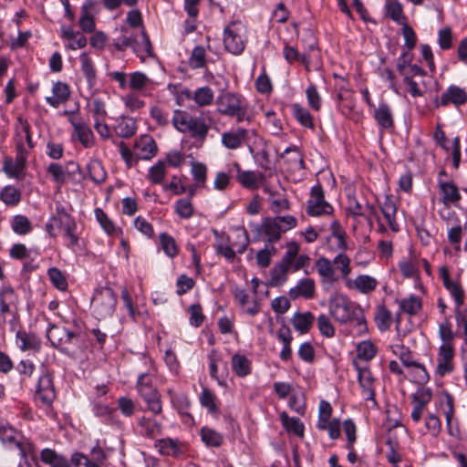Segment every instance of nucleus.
I'll return each instance as SVG.
<instances>
[{
    "label": "nucleus",
    "mask_w": 467,
    "mask_h": 467,
    "mask_svg": "<svg viewBox=\"0 0 467 467\" xmlns=\"http://www.w3.org/2000/svg\"><path fill=\"white\" fill-rule=\"evenodd\" d=\"M78 334L65 327L51 324L47 329V337L51 345L62 353H68V346L78 343Z\"/></svg>",
    "instance_id": "7"
},
{
    "label": "nucleus",
    "mask_w": 467,
    "mask_h": 467,
    "mask_svg": "<svg viewBox=\"0 0 467 467\" xmlns=\"http://www.w3.org/2000/svg\"><path fill=\"white\" fill-rule=\"evenodd\" d=\"M378 281L368 275H358L353 281L348 280L347 286L355 288L362 294H369L376 289Z\"/></svg>",
    "instance_id": "29"
},
{
    "label": "nucleus",
    "mask_w": 467,
    "mask_h": 467,
    "mask_svg": "<svg viewBox=\"0 0 467 467\" xmlns=\"http://www.w3.org/2000/svg\"><path fill=\"white\" fill-rule=\"evenodd\" d=\"M16 343L22 351L33 350L38 352L41 348V340L34 333L19 330L16 335Z\"/></svg>",
    "instance_id": "27"
},
{
    "label": "nucleus",
    "mask_w": 467,
    "mask_h": 467,
    "mask_svg": "<svg viewBox=\"0 0 467 467\" xmlns=\"http://www.w3.org/2000/svg\"><path fill=\"white\" fill-rule=\"evenodd\" d=\"M21 140L24 144L26 140L28 151L34 148V142L31 136V127L28 121L23 119L21 116L17 117L15 125V142L16 148L17 147V141Z\"/></svg>",
    "instance_id": "25"
},
{
    "label": "nucleus",
    "mask_w": 467,
    "mask_h": 467,
    "mask_svg": "<svg viewBox=\"0 0 467 467\" xmlns=\"http://www.w3.org/2000/svg\"><path fill=\"white\" fill-rule=\"evenodd\" d=\"M90 179L96 183L103 182L107 178V173L100 161H93L88 166Z\"/></svg>",
    "instance_id": "62"
},
{
    "label": "nucleus",
    "mask_w": 467,
    "mask_h": 467,
    "mask_svg": "<svg viewBox=\"0 0 467 467\" xmlns=\"http://www.w3.org/2000/svg\"><path fill=\"white\" fill-rule=\"evenodd\" d=\"M52 97H47L46 101L53 108H58L59 105L66 103L70 97V89L67 83L57 81L53 84Z\"/></svg>",
    "instance_id": "26"
},
{
    "label": "nucleus",
    "mask_w": 467,
    "mask_h": 467,
    "mask_svg": "<svg viewBox=\"0 0 467 467\" xmlns=\"http://www.w3.org/2000/svg\"><path fill=\"white\" fill-rule=\"evenodd\" d=\"M113 45L119 51L131 47L135 54L141 52V49L139 47V39H135L131 35H128L126 31L125 34L114 39Z\"/></svg>",
    "instance_id": "45"
},
{
    "label": "nucleus",
    "mask_w": 467,
    "mask_h": 467,
    "mask_svg": "<svg viewBox=\"0 0 467 467\" xmlns=\"http://www.w3.org/2000/svg\"><path fill=\"white\" fill-rule=\"evenodd\" d=\"M374 118L379 126L384 130L393 127V116L390 107L387 103H379L374 111Z\"/></svg>",
    "instance_id": "33"
},
{
    "label": "nucleus",
    "mask_w": 467,
    "mask_h": 467,
    "mask_svg": "<svg viewBox=\"0 0 467 467\" xmlns=\"http://www.w3.org/2000/svg\"><path fill=\"white\" fill-rule=\"evenodd\" d=\"M166 175V165L164 161H159L150 168L148 179L154 184L161 183Z\"/></svg>",
    "instance_id": "61"
},
{
    "label": "nucleus",
    "mask_w": 467,
    "mask_h": 467,
    "mask_svg": "<svg viewBox=\"0 0 467 467\" xmlns=\"http://www.w3.org/2000/svg\"><path fill=\"white\" fill-rule=\"evenodd\" d=\"M289 268L280 264L276 265L271 270L270 285L272 286H280L287 280V273Z\"/></svg>",
    "instance_id": "60"
},
{
    "label": "nucleus",
    "mask_w": 467,
    "mask_h": 467,
    "mask_svg": "<svg viewBox=\"0 0 467 467\" xmlns=\"http://www.w3.org/2000/svg\"><path fill=\"white\" fill-rule=\"evenodd\" d=\"M374 319L380 331L388 330L392 323V316L385 306H379L376 309Z\"/></svg>",
    "instance_id": "46"
},
{
    "label": "nucleus",
    "mask_w": 467,
    "mask_h": 467,
    "mask_svg": "<svg viewBox=\"0 0 467 467\" xmlns=\"http://www.w3.org/2000/svg\"><path fill=\"white\" fill-rule=\"evenodd\" d=\"M247 43L246 26L239 22L230 23L223 30V46L233 55H241Z\"/></svg>",
    "instance_id": "4"
},
{
    "label": "nucleus",
    "mask_w": 467,
    "mask_h": 467,
    "mask_svg": "<svg viewBox=\"0 0 467 467\" xmlns=\"http://www.w3.org/2000/svg\"><path fill=\"white\" fill-rule=\"evenodd\" d=\"M439 275L442 280L444 287L453 298L456 305L455 307H461L464 302V291L461 284L451 279L449 270L446 266L440 267Z\"/></svg>",
    "instance_id": "15"
},
{
    "label": "nucleus",
    "mask_w": 467,
    "mask_h": 467,
    "mask_svg": "<svg viewBox=\"0 0 467 467\" xmlns=\"http://www.w3.org/2000/svg\"><path fill=\"white\" fill-rule=\"evenodd\" d=\"M353 367L358 372V380L362 389V393L367 400L372 402L373 406L377 405L375 400V378L373 377L368 366H362L360 363L354 359L352 362Z\"/></svg>",
    "instance_id": "11"
},
{
    "label": "nucleus",
    "mask_w": 467,
    "mask_h": 467,
    "mask_svg": "<svg viewBox=\"0 0 467 467\" xmlns=\"http://www.w3.org/2000/svg\"><path fill=\"white\" fill-rule=\"evenodd\" d=\"M73 126V138L77 139L86 148H92L95 145V136L91 128L81 118L70 120Z\"/></svg>",
    "instance_id": "17"
},
{
    "label": "nucleus",
    "mask_w": 467,
    "mask_h": 467,
    "mask_svg": "<svg viewBox=\"0 0 467 467\" xmlns=\"http://www.w3.org/2000/svg\"><path fill=\"white\" fill-rule=\"evenodd\" d=\"M274 244H265V247L256 253V263L262 268H266L271 264V258L276 254Z\"/></svg>",
    "instance_id": "52"
},
{
    "label": "nucleus",
    "mask_w": 467,
    "mask_h": 467,
    "mask_svg": "<svg viewBox=\"0 0 467 467\" xmlns=\"http://www.w3.org/2000/svg\"><path fill=\"white\" fill-rule=\"evenodd\" d=\"M28 157V150L21 142L17 141V147L16 149V158L5 157L3 163L4 172L11 178H19L26 169V161Z\"/></svg>",
    "instance_id": "8"
},
{
    "label": "nucleus",
    "mask_w": 467,
    "mask_h": 467,
    "mask_svg": "<svg viewBox=\"0 0 467 467\" xmlns=\"http://www.w3.org/2000/svg\"><path fill=\"white\" fill-rule=\"evenodd\" d=\"M0 200L6 205L15 206L21 201V192L15 186H5L0 192Z\"/></svg>",
    "instance_id": "49"
},
{
    "label": "nucleus",
    "mask_w": 467,
    "mask_h": 467,
    "mask_svg": "<svg viewBox=\"0 0 467 467\" xmlns=\"http://www.w3.org/2000/svg\"><path fill=\"white\" fill-rule=\"evenodd\" d=\"M234 233L236 235V240L232 241L229 239V244H232V246L234 247L237 253L243 254L249 244L248 234L244 227H237L234 230Z\"/></svg>",
    "instance_id": "54"
},
{
    "label": "nucleus",
    "mask_w": 467,
    "mask_h": 467,
    "mask_svg": "<svg viewBox=\"0 0 467 467\" xmlns=\"http://www.w3.org/2000/svg\"><path fill=\"white\" fill-rule=\"evenodd\" d=\"M377 354V348L368 340L361 341L357 346V359L363 361L371 360Z\"/></svg>",
    "instance_id": "47"
},
{
    "label": "nucleus",
    "mask_w": 467,
    "mask_h": 467,
    "mask_svg": "<svg viewBox=\"0 0 467 467\" xmlns=\"http://www.w3.org/2000/svg\"><path fill=\"white\" fill-rule=\"evenodd\" d=\"M20 435L16 431V429L9 425L0 426V440L3 443L6 445H15L20 451V455L22 458H26V449L21 443Z\"/></svg>",
    "instance_id": "28"
},
{
    "label": "nucleus",
    "mask_w": 467,
    "mask_h": 467,
    "mask_svg": "<svg viewBox=\"0 0 467 467\" xmlns=\"http://www.w3.org/2000/svg\"><path fill=\"white\" fill-rule=\"evenodd\" d=\"M216 401L217 398L214 393L209 389L203 388L200 396V403L207 409L209 413L214 414L218 412Z\"/></svg>",
    "instance_id": "53"
},
{
    "label": "nucleus",
    "mask_w": 467,
    "mask_h": 467,
    "mask_svg": "<svg viewBox=\"0 0 467 467\" xmlns=\"http://www.w3.org/2000/svg\"><path fill=\"white\" fill-rule=\"evenodd\" d=\"M315 317L311 312L296 313L292 318V324L296 330L301 334H306L309 331Z\"/></svg>",
    "instance_id": "38"
},
{
    "label": "nucleus",
    "mask_w": 467,
    "mask_h": 467,
    "mask_svg": "<svg viewBox=\"0 0 467 467\" xmlns=\"http://www.w3.org/2000/svg\"><path fill=\"white\" fill-rule=\"evenodd\" d=\"M467 102V92L464 88H462L455 85H451L441 94V99L434 101L435 107H446L450 103L454 105L456 108L464 105Z\"/></svg>",
    "instance_id": "13"
},
{
    "label": "nucleus",
    "mask_w": 467,
    "mask_h": 467,
    "mask_svg": "<svg viewBox=\"0 0 467 467\" xmlns=\"http://www.w3.org/2000/svg\"><path fill=\"white\" fill-rule=\"evenodd\" d=\"M79 60L81 63V71L87 79L88 87L92 88L96 84L97 78V71L93 62L85 52L79 56Z\"/></svg>",
    "instance_id": "36"
},
{
    "label": "nucleus",
    "mask_w": 467,
    "mask_h": 467,
    "mask_svg": "<svg viewBox=\"0 0 467 467\" xmlns=\"http://www.w3.org/2000/svg\"><path fill=\"white\" fill-rule=\"evenodd\" d=\"M168 393L170 395L171 404L178 412L181 414H188V410L191 405L188 396L184 393L173 392L172 390H169Z\"/></svg>",
    "instance_id": "48"
},
{
    "label": "nucleus",
    "mask_w": 467,
    "mask_h": 467,
    "mask_svg": "<svg viewBox=\"0 0 467 467\" xmlns=\"http://www.w3.org/2000/svg\"><path fill=\"white\" fill-rule=\"evenodd\" d=\"M288 165V170L296 171L304 168L303 157L296 147H288L280 156Z\"/></svg>",
    "instance_id": "31"
},
{
    "label": "nucleus",
    "mask_w": 467,
    "mask_h": 467,
    "mask_svg": "<svg viewBox=\"0 0 467 467\" xmlns=\"http://www.w3.org/2000/svg\"><path fill=\"white\" fill-rule=\"evenodd\" d=\"M117 297L114 291L108 286L98 288L92 296L91 306L98 318L111 317L115 311Z\"/></svg>",
    "instance_id": "6"
},
{
    "label": "nucleus",
    "mask_w": 467,
    "mask_h": 467,
    "mask_svg": "<svg viewBox=\"0 0 467 467\" xmlns=\"http://www.w3.org/2000/svg\"><path fill=\"white\" fill-rule=\"evenodd\" d=\"M206 65L205 49L202 46H196L189 57V66L192 69H199L204 67Z\"/></svg>",
    "instance_id": "51"
},
{
    "label": "nucleus",
    "mask_w": 467,
    "mask_h": 467,
    "mask_svg": "<svg viewBox=\"0 0 467 467\" xmlns=\"http://www.w3.org/2000/svg\"><path fill=\"white\" fill-rule=\"evenodd\" d=\"M437 186L440 194V202L443 206H459L462 195L458 186L451 180H438Z\"/></svg>",
    "instance_id": "12"
},
{
    "label": "nucleus",
    "mask_w": 467,
    "mask_h": 467,
    "mask_svg": "<svg viewBox=\"0 0 467 467\" xmlns=\"http://www.w3.org/2000/svg\"><path fill=\"white\" fill-rule=\"evenodd\" d=\"M250 133H254V130L241 127L232 129L222 134V144L228 150L239 149L248 140Z\"/></svg>",
    "instance_id": "16"
},
{
    "label": "nucleus",
    "mask_w": 467,
    "mask_h": 467,
    "mask_svg": "<svg viewBox=\"0 0 467 467\" xmlns=\"http://www.w3.org/2000/svg\"><path fill=\"white\" fill-rule=\"evenodd\" d=\"M350 262V258L343 253L335 256L333 261L324 256L316 261L315 266L325 290H328L338 281L336 270L339 271L342 278H346L351 273Z\"/></svg>",
    "instance_id": "1"
},
{
    "label": "nucleus",
    "mask_w": 467,
    "mask_h": 467,
    "mask_svg": "<svg viewBox=\"0 0 467 467\" xmlns=\"http://www.w3.org/2000/svg\"><path fill=\"white\" fill-rule=\"evenodd\" d=\"M137 390L141 399L145 401L147 408L153 414L158 415L162 411L161 395L156 387L152 384V376L149 373H142L137 380Z\"/></svg>",
    "instance_id": "5"
},
{
    "label": "nucleus",
    "mask_w": 467,
    "mask_h": 467,
    "mask_svg": "<svg viewBox=\"0 0 467 467\" xmlns=\"http://www.w3.org/2000/svg\"><path fill=\"white\" fill-rule=\"evenodd\" d=\"M139 433L146 438L154 439L161 434L162 425L156 419L141 416L137 420Z\"/></svg>",
    "instance_id": "22"
},
{
    "label": "nucleus",
    "mask_w": 467,
    "mask_h": 467,
    "mask_svg": "<svg viewBox=\"0 0 467 467\" xmlns=\"http://www.w3.org/2000/svg\"><path fill=\"white\" fill-rule=\"evenodd\" d=\"M136 121L132 118H121L114 127L115 133L121 138H130L136 133Z\"/></svg>",
    "instance_id": "40"
},
{
    "label": "nucleus",
    "mask_w": 467,
    "mask_h": 467,
    "mask_svg": "<svg viewBox=\"0 0 467 467\" xmlns=\"http://www.w3.org/2000/svg\"><path fill=\"white\" fill-rule=\"evenodd\" d=\"M333 211L332 205L325 200L322 186L319 183L313 186L307 201L306 213L310 216H322L332 214Z\"/></svg>",
    "instance_id": "9"
},
{
    "label": "nucleus",
    "mask_w": 467,
    "mask_h": 467,
    "mask_svg": "<svg viewBox=\"0 0 467 467\" xmlns=\"http://www.w3.org/2000/svg\"><path fill=\"white\" fill-rule=\"evenodd\" d=\"M158 152V147L150 135H141L134 144V154L139 160H150Z\"/></svg>",
    "instance_id": "18"
},
{
    "label": "nucleus",
    "mask_w": 467,
    "mask_h": 467,
    "mask_svg": "<svg viewBox=\"0 0 467 467\" xmlns=\"http://www.w3.org/2000/svg\"><path fill=\"white\" fill-rule=\"evenodd\" d=\"M400 307L409 315H416L421 309V303L416 296L400 301Z\"/></svg>",
    "instance_id": "64"
},
{
    "label": "nucleus",
    "mask_w": 467,
    "mask_h": 467,
    "mask_svg": "<svg viewBox=\"0 0 467 467\" xmlns=\"http://www.w3.org/2000/svg\"><path fill=\"white\" fill-rule=\"evenodd\" d=\"M36 398L45 406H50L55 398L56 392L53 384V379L50 374L46 373L42 375L38 379Z\"/></svg>",
    "instance_id": "19"
},
{
    "label": "nucleus",
    "mask_w": 467,
    "mask_h": 467,
    "mask_svg": "<svg viewBox=\"0 0 467 467\" xmlns=\"http://www.w3.org/2000/svg\"><path fill=\"white\" fill-rule=\"evenodd\" d=\"M159 238L165 254L171 258L175 257L178 254V246L174 238L167 233H161Z\"/></svg>",
    "instance_id": "58"
},
{
    "label": "nucleus",
    "mask_w": 467,
    "mask_h": 467,
    "mask_svg": "<svg viewBox=\"0 0 467 467\" xmlns=\"http://www.w3.org/2000/svg\"><path fill=\"white\" fill-rule=\"evenodd\" d=\"M47 275L53 285L60 291L67 288V281L64 274L57 267H51L47 271Z\"/></svg>",
    "instance_id": "63"
},
{
    "label": "nucleus",
    "mask_w": 467,
    "mask_h": 467,
    "mask_svg": "<svg viewBox=\"0 0 467 467\" xmlns=\"http://www.w3.org/2000/svg\"><path fill=\"white\" fill-rule=\"evenodd\" d=\"M17 296L11 286H5L0 291V318L6 320V315L16 309Z\"/></svg>",
    "instance_id": "20"
},
{
    "label": "nucleus",
    "mask_w": 467,
    "mask_h": 467,
    "mask_svg": "<svg viewBox=\"0 0 467 467\" xmlns=\"http://www.w3.org/2000/svg\"><path fill=\"white\" fill-rule=\"evenodd\" d=\"M280 420L284 428L291 433L298 437H303L304 435V424L298 418L289 417L286 412H282L280 414Z\"/></svg>",
    "instance_id": "41"
},
{
    "label": "nucleus",
    "mask_w": 467,
    "mask_h": 467,
    "mask_svg": "<svg viewBox=\"0 0 467 467\" xmlns=\"http://www.w3.org/2000/svg\"><path fill=\"white\" fill-rule=\"evenodd\" d=\"M292 112L296 119L306 128H314L313 117L310 112L299 104L292 105Z\"/></svg>",
    "instance_id": "50"
},
{
    "label": "nucleus",
    "mask_w": 467,
    "mask_h": 467,
    "mask_svg": "<svg viewBox=\"0 0 467 467\" xmlns=\"http://www.w3.org/2000/svg\"><path fill=\"white\" fill-rule=\"evenodd\" d=\"M232 368L240 377H246L251 373V362L242 354L236 353L232 357Z\"/></svg>",
    "instance_id": "39"
},
{
    "label": "nucleus",
    "mask_w": 467,
    "mask_h": 467,
    "mask_svg": "<svg viewBox=\"0 0 467 467\" xmlns=\"http://www.w3.org/2000/svg\"><path fill=\"white\" fill-rule=\"evenodd\" d=\"M155 447L162 455L177 457L182 454L181 443L175 439L164 438L158 440L155 443Z\"/></svg>",
    "instance_id": "30"
},
{
    "label": "nucleus",
    "mask_w": 467,
    "mask_h": 467,
    "mask_svg": "<svg viewBox=\"0 0 467 467\" xmlns=\"http://www.w3.org/2000/svg\"><path fill=\"white\" fill-rule=\"evenodd\" d=\"M150 83L148 76L142 72L136 71L130 75L129 88L133 90L140 91Z\"/></svg>",
    "instance_id": "59"
},
{
    "label": "nucleus",
    "mask_w": 467,
    "mask_h": 467,
    "mask_svg": "<svg viewBox=\"0 0 467 467\" xmlns=\"http://www.w3.org/2000/svg\"><path fill=\"white\" fill-rule=\"evenodd\" d=\"M253 228L258 233V237L254 238V240L259 238L260 232L263 231L268 238L267 244H273L275 242L278 241L283 234L275 218H266L261 226L254 224Z\"/></svg>",
    "instance_id": "24"
},
{
    "label": "nucleus",
    "mask_w": 467,
    "mask_h": 467,
    "mask_svg": "<svg viewBox=\"0 0 467 467\" xmlns=\"http://www.w3.org/2000/svg\"><path fill=\"white\" fill-rule=\"evenodd\" d=\"M216 103L220 113L231 117L237 113L239 107L243 105L240 97L234 93L221 95Z\"/></svg>",
    "instance_id": "21"
},
{
    "label": "nucleus",
    "mask_w": 467,
    "mask_h": 467,
    "mask_svg": "<svg viewBox=\"0 0 467 467\" xmlns=\"http://www.w3.org/2000/svg\"><path fill=\"white\" fill-rule=\"evenodd\" d=\"M187 98L193 100L199 107H206L213 104L214 93L210 87L205 86L196 88L193 93L188 95Z\"/></svg>",
    "instance_id": "34"
},
{
    "label": "nucleus",
    "mask_w": 467,
    "mask_h": 467,
    "mask_svg": "<svg viewBox=\"0 0 467 467\" xmlns=\"http://www.w3.org/2000/svg\"><path fill=\"white\" fill-rule=\"evenodd\" d=\"M328 308L332 317L341 324L352 320H357L361 324L359 307L342 293L335 292L329 296Z\"/></svg>",
    "instance_id": "2"
},
{
    "label": "nucleus",
    "mask_w": 467,
    "mask_h": 467,
    "mask_svg": "<svg viewBox=\"0 0 467 467\" xmlns=\"http://www.w3.org/2000/svg\"><path fill=\"white\" fill-rule=\"evenodd\" d=\"M316 293V284L312 278L300 279L297 285L292 287L288 294L291 299L295 300L299 297L311 299Z\"/></svg>",
    "instance_id": "23"
},
{
    "label": "nucleus",
    "mask_w": 467,
    "mask_h": 467,
    "mask_svg": "<svg viewBox=\"0 0 467 467\" xmlns=\"http://www.w3.org/2000/svg\"><path fill=\"white\" fill-rule=\"evenodd\" d=\"M283 53L287 62L299 61L305 66L306 70H309L310 59L306 54L301 55L296 48L289 46L285 47Z\"/></svg>",
    "instance_id": "57"
},
{
    "label": "nucleus",
    "mask_w": 467,
    "mask_h": 467,
    "mask_svg": "<svg viewBox=\"0 0 467 467\" xmlns=\"http://www.w3.org/2000/svg\"><path fill=\"white\" fill-rule=\"evenodd\" d=\"M92 6L93 5L91 2H87L84 4L81 9L79 26L81 29L86 33H92L96 28L94 17L91 13Z\"/></svg>",
    "instance_id": "42"
},
{
    "label": "nucleus",
    "mask_w": 467,
    "mask_h": 467,
    "mask_svg": "<svg viewBox=\"0 0 467 467\" xmlns=\"http://www.w3.org/2000/svg\"><path fill=\"white\" fill-rule=\"evenodd\" d=\"M378 206L383 215L384 220L386 221L388 227L391 230V232L398 233L400 231V225L396 220L398 208L393 196L389 194L386 195L382 202L378 201Z\"/></svg>",
    "instance_id": "14"
},
{
    "label": "nucleus",
    "mask_w": 467,
    "mask_h": 467,
    "mask_svg": "<svg viewBox=\"0 0 467 467\" xmlns=\"http://www.w3.org/2000/svg\"><path fill=\"white\" fill-rule=\"evenodd\" d=\"M248 295L244 289H234V299L238 302L239 306L244 310L245 313L254 317L259 312V305L254 300L252 303L248 302Z\"/></svg>",
    "instance_id": "37"
},
{
    "label": "nucleus",
    "mask_w": 467,
    "mask_h": 467,
    "mask_svg": "<svg viewBox=\"0 0 467 467\" xmlns=\"http://www.w3.org/2000/svg\"><path fill=\"white\" fill-rule=\"evenodd\" d=\"M40 456L42 462L51 467H71L72 464L71 461L69 462L66 457L57 453L52 449H44Z\"/></svg>",
    "instance_id": "35"
},
{
    "label": "nucleus",
    "mask_w": 467,
    "mask_h": 467,
    "mask_svg": "<svg viewBox=\"0 0 467 467\" xmlns=\"http://www.w3.org/2000/svg\"><path fill=\"white\" fill-rule=\"evenodd\" d=\"M265 192L268 193V202L275 213L289 209L288 200L281 193L265 188Z\"/></svg>",
    "instance_id": "44"
},
{
    "label": "nucleus",
    "mask_w": 467,
    "mask_h": 467,
    "mask_svg": "<svg viewBox=\"0 0 467 467\" xmlns=\"http://www.w3.org/2000/svg\"><path fill=\"white\" fill-rule=\"evenodd\" d=\"M385 11L387 16L399 25L408 22L407 16L403 12V5L398 0H387Z\"/></svg>",
    "instance_id": "32"
},
{
    "label": "nucleus",
    "mask_w": 467,
    "mask_h": 467,
    "mask_svg": "<svg viewBox=\"0 0 467 467\" xmlns=\"http://www.w3.org/2000/svg\"><path fill=\"white\" fill-rule=\"evenodd\" d=\"M200 433L202 441L208 447H220L223 441V434L209 427H202Z\"/></svg>",
    "instance_id": "43"
},
{
    "label": "nucleus",
    "mask_w": 467,
    "mask_h": 467,
    "mask_svg": "<svg viewBox=\"0 0 467 467\" xmlns=\"http://www.w3.org/2000/svg\"><path fill=\"white\" fill-rule=\"evenodd\" d=\"M175 213L182 219H190L193 215L194 208L191 198H182L175 202Z\"/></svg>",
    "instance_id": "55"
},
{
    "label": "nucleus",
    "mask_w": 467,
    "mask_h": 467,
    "mask_svg": "<svg viewBox=\"0 0 467 467\" xmlns=\"http://www.w3.org/2000/svg\"><path fill=\"white\" fill-rule=\"evenodd\" d=\"M171 123L178 131L202 140L206 138L209 131V127L202 118L192 116L186 110L175 109Z\"/></svg>",
    "instance_id": "3"
},
{
    "label": "nucleus",
    "mask_w": 467,
    "mask_h": 467,
    "mask_svg": "<svg viewBox=\"0 0 467 467\" xmlns=\"http://www.w3.org/2000/svg\"><path fill=\"white\" fill-rule=\"evenodd\" d=\"M11 227L12 230L19 235H25L32 230V225L28 218L21 214L13 217Z\"/></svg>",
    "instance_id": "56"
},
{
    "label": "nucleus",
    "mask_w": 467,
    "mask_h": 467,
    "mask_svg": "<svg viewBox=\"0 0 467 467\" xmlns=\"http://www.w3.org/2000/svg\"><path fill=\"white\" fill-rule=\"evenodd\" d=\"M455 350L452 345L441 344L438 348L436 357L435 375L443 378L451 374L455 368Z\"/></svg>",
    "instance_id": "10"
}]
</instances>
